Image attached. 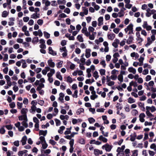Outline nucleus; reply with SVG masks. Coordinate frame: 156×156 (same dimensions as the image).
<instances>
[{
    "label": "nucleus",
    "instance_id": "nucleus-54",
    "mask_svg": "<svg viewBox=\"0 0 156 156\" xmlns=\"http://www.w3.org/2000/svg\"><path fill=\"white\" fill-rule=\"evenodd\" d=\"M23 103H20L18 102H17V106L18 108L19 109L23 107Z\"/></svg>",
    "mask_w": 156,
    "mask_h": 156
},
{
    "label": "nucleus",
    "instance_id": "nucleus-60",
    "mask_svg": "<svg viewBox=\"0 0 156 156\" xmlns=\"http://www.w3.org/2000/svg\"><path fill=\"white\" fill-rule=\"evenodd\" d=\"M111 79L113 80H116L117 79V75H112L110 76Z\"/></svg>",
    "mask_w": 156,
    "mask_h": 156
},
{
    "label": "nucleus",
    "instance_id": "nucleus-47",
    "mask_svg": "<svg viewBox=\"0 0 156 156\" xmlns=\"http://www.w3.org/2000/svg\"><path fill=\"white\" fill-rule=\"evenodd\" d=\"M8 15V12L6 11H4L2 13V16L3 17H6Z\"/></svg>",
    "mask_w": 156,
    "mask_h": 156
},
{
    "label": "nucleus",
    "instance_id": "nucleus-46",
    "mask_svg": "<svg viewBox=\"0 0 156 156\" xmlns=\"http://www.w3.org/2000/svg\"><path fill=\"white\" fill-rule=\"evenodd\" d=\"M136 39L137 41L138 42V43L139 44H141V42L144 40L141 37H136Z\"/></svg>",
    "mask_w": 156,
    "mask_h": 156
},
{
    "label": "nucleus",
    "instance_id": "nucleus-23",
    "mask_svg": "<svg viewBox=\"0 0 156 156\" xmlns=\"http://www.w3.org/2000/svg\"><path fill=\"white\" fill-rule=\"evenodd\" d=\"M42 3H44L46 6L48 7L49 6L51 2L48 0H42Z\"/></svg>",
    "mask_w": 156,
    "mask_h": 156
},
{
    "label": "nucleus",
    "instance_id": "nucleus-5",
    "mask_svg": "<svg viewBox=\"0 0 156 156\" xmlns=\"http://www.w3.org/2000/svg\"><path fill=\"white\" fill-rule=\"evenodd\" d=\"M145 115L144 113H140L139 115V120L141 122H143L145 121L144 118Z\"/></svg>",
    "mask_w": 156,
    "mask_h": 156
},
{
    "label": "nucleus",
    "instance_id": "nucleus-29",
    "mask_svg": "<svg viewBox=\"0 0 156 156\" xmlns=\"http://www.w3.org/2000/svg\"><path fill=\"white\" fill-rule=\"evenodd\" d=\"M69 118V116L67 115H61L60 116V118L61 120H63L66 119L67 120H68Z\"/></svg>",
    "mask_w": 156,
    "mask_h": 156
},
{
    "label": "nucleus",
    "instance_id": "nucleus-21",
    "mask_svg": "<svg viewBox=\"0 0 156 156\" xmlns=\"http://www.w3.org/2000/svg\"><path fill=\"white\" fill-rule=\"evenodd\" d=\"M93 76L96 80L99 78V76L97 71H95L93 73Z\"/></svg>",
    "mask_w": 156,
    "mask_h": 156
},
{
    "label": "nucleus",
    "instance_id": "nucleus-28",
    "mask_svg": "<svg viewBox=\"0 0 156 156\" xmlns=\"http://www.w3.org/2000/svg\"><path fill=\"white\" fill-rule=\"evenodd\" d=\"M107 84L109 86H111L114 85L115 82L108 79L107 81Z\"/></svg>",
    "mask_w": 156,
    "mask_h": 156
},
{
    "label": "nucleus",
    "instance_id": "nucleus-1",
    "mask_svg": "<svg viewBox=\"0 0 156 156\" xmlns=\"http://www.w3.org/2000/svg\"><path fill=\"white\" fill-rule=\"evenodd\" d=\"M65 138L68 139L70 140V141L69 142V144L70 146V148L69 149V151L70 153H72L73 152L74 149L73 147L74 144V139H72V137L71 135H67L65 136Z\"/></svg>",
    "mask_w": 156,
    "mask_h": 156
},
{
    "label": "nucleus",
    "instance_id": "nucleus-35",
    "mask_svg": "<svg viewBox=\"0 0 156 156\" xmlns=\"http://www.w3.org/2000/svg\"><path fill=\"white\" fill-rule=\"evenodd\" d=\"M21 61L22 63V67L23 68H26L27 66L26 61L23 59H22L21 60Z\"/></svg>",
    "mask_w": 156,
    "mask_h": 156
},
{
    "label": "nucleus",
    "instance_id": "nucleus-56",
    "mask_svg": "<svg viewBox=\"0 0 156 156\" xmlns=\"http://www.w3.org/2000/svg\"><path fill=\"white\" fill-rule=\"evenodd\" d=\"M66 81L69 83H72L73 81L72 78L70 76H68L66 78Z\"/></svg>",
    "mask_w": 156,
    "mask_h": 156
},
{
    "label": "nucleus",
    "instance_id": "nucleus-51",
    "mask_svg": "<svg viewBox=\"0 0 156 156\" xmlns=\"http://www.w3.org/2000/svg\"><path fill=\"white\" fill-rule=\"evenodd\" d=\"M83 10V13L85 15H87L88 13V9L85 7H82Z\"/></svg>",
    "mask_w": 156,
    "mask_h": 156
},
{
    "label": "nucleus",
    "instance_id": "nucleus-17",
    "mask_svg": "<svg viewBox=\"0 0 156 156\" xmlns=\"http://www.w3.org/2000/svg\"><path fill=\"white\" fill-rule=\"evenodd\" d=\"M48 63L49 66L51 68H54L55 66V63L52 62L51 60L49 59L48 60Z\"/></svg>",
    "mask_w": 156,
    "mask_h": 156
},
{
    "label": "nucleus",
    "instance_id": "nucleus-3",
    "mask_svg": "<svg viewBox=\"0 0 156 156\" xmlns=\"http://www.w3.org/2000/svg\"><path fill=\"white\" fill-rule=\"evenodd\" d=\"M112 148V146L109 145L108 144H106L102 147V148L103 149H105L106 151H110Z\"/></svg>",
    "mask_w": 156,
    "mask_h": 156
},
{
    "label": "nucleus",
    "instance_id": "nucleus-37",
    "mask_svg": "<svg viewBox=\"0 0 156 156\" xmlns=\"http://www.w3.org/2000/svg\"><path fill=\"white\" fill-rule=\"evenodd\" d=\"M63 63V61H60L59 62H57L56 64V66L58 68H60L62 67V64Z\"/></svg>",
    "mask_w": 156,
    "mask_h": 156
},
{
    "label": "nucleus",
    "instance_id": "nucleus-64",
    "mask_svg": "<svg viewBox=\"0 0 156 156\" xmlns=\"http://www.w3.org/2000/svg\"><path fill=\"white\" fill-rule=\"evenodd\" d=\"M151 149L154 150V151L156 150V146L154 144H152L150 147Z\"/></svg>",
    "mask_w": 156,
    "mask_h": 156
},
{
    "label": "nucleus",
    "instance_id": "nucleus-11",
    "mask_svg": "<svg viewBox=\"0 0 156 156\" xmlns=\"http://www.w3.org/2000/svg\"><path fill=\"white\" fill-rule=\"evenodd\" d=\"M107 37L108 39L111 41H112L115 38V35L113 33H110L108 34Z\"/></svg>",
    "mask_w": 156,
    "mask_h": 156
},
{
    "label": "nucleus",
    "instance_id": "nucleus-30",
    "mask_svg": "<svg viewBox=\"0 0 156 156\" xmlns=\"http://www.w3.org/2000/svg\"><path fill=\"white\" fill-rule=\"evenodd\" d=\"M131 114L134 116H136L138 114V111L137 110L135 109H133L131 111Z\"/></svg>",
    "mask_w": 156,
    "mask_h": 156
},
{
    "label": "nucleus",
    "instance_id": "nucleus-39",
    "mask_svg": "<svg viewBox=\"0 0 156 156\" xmlns=\"http://www.w3.org/2000/svg\"><path fill=\"white\" fill-rule=\"evenodd\" d=\"M99 72L101 76H103L105 75L106 70L104 69H101L99 70Z\"/></svg>",
    "mask_w": 156,
    "mask_h": 156
},
{
    "label": "nucleus",
    "instance_id": "nucleus-27",
    "mask_svg": "<svg viewBox=\"0 0 156 156\" xmlns=\"http://www.w3.org/2000/svg\"><path fill=\"white\" fill-rule=\"evenodd\" d=\"M50 72L47 74V76H52L55 73V70L53 69H51L50 70Z\"/></svg>",
    "mask_w": 156,
    "mask_h": 156
},
{
    "label": "nucleus",
    "instance_id": "nucleus-55",
    "mask_svg": "<svg viewBox=\"0 0 156 156\" xmlns=\"http://www.w3.org/2000/svg\"><path fill=\"white\" fill-rule=\"evenodd\" d=\"M27 119L26 120L23 121L22 122V125L25 128H27L28 127V124L27 123Z\"/></svg>",
    "mask_w": 156,
    "mask_h": 156
},
{
    "label": "nucleus",
    "instance_id": "nucleus-40",
    "mask_svg": "<svg viewBox=\"0 0 156 156\" xmlns=\"http://www.w3.org/2000/svg\"><path fill=\"white\" fill-rule=\"evenodd\" d=\"M65 127L63 126H62L60 127L59 129L58 130V132L59 133L62 134L63 133V130L65 129Z\"/></svg>",
    "mask_w": 156,
    "mask_h": 156
},
{
    "label": "nucleus",
    "instance_id": "nucleus-20",
    "mask_svg": "<svg viewBox=\"0 0 156 156\" xmlns=\"http://www.w3.org/2000/svg\"><path fill=\"white\" fill-rule=\"evenodd\" d=\"M18 119L20 120H27V115H22L19 116Z\"/></svg>",
    "mask_w": 156,
    "mask_h": 156
},
{
    "label": "nucleus",
    "instance_id": "nucleus-16",
    "mask_svg": "<svg viewBox=\"0 0 156 156\" xmlns=\"http://www.w3.org/2000/svg\"><path fill=\"white\" fill-rule=\"evenodd\" d=\"M128 70L129 72L131 73L134 74H135L136 73V69L133 67L129 68Z\"/></svg>",
    "mask_w": 156,
    "mask_h": 156
},
{
    "label": "nucleus",
    "instance_id": "nucleus-36",
    "mask_svg": "<svg viewBox=\"0 0 156 156\" xmlns=\"http://www.w3.org/2000/svg\"><path fill=\"white\" fill-rule=\"evenodd\" d=\"M47 131L46 130L44 131L41 130L39 131V134L40 135H42L45 136L47 134Z\"/></svg>",
    "mask_w": 156,
    "mask_h": 156
},
{
    "label": "nucleus",
    "instance_id": "nucleus-63",
    "mask_svg": "<svg viewBox=\"0 0 156 156\" xmlns=\"http://www.w3.org/2000/svg\"><path fill=\"white\" fill-rule=\"evenodd\" d=\"M88 30L89 31V32H90H90H93L95 30V29L93 27L89 26L88 27Z\"/></svg>",
    "mask_w": 156,
    "mask_h": 156
},
{
    "label": "nucleus",
    "instance_id": "nucleus-8",
    "mask_svg": "<svg viewBox=\"0 0 156 156\" xmlns=\"http://www.w3.org/2000/svg\"><path fill=\"white\" fill-rule=\"evenodd\" d=\"M98 25L100 26L103 23V17L100 16L98 19Z\"/></svg>",
    "mask_w": 156,
    "mask_h": 156
},
{
    "label": "nucleus",
    "instance_id": "nucleus-6",
    "mask_svg": "<svg viewBox=\"0 0 156 156\" xmlns=\"http://www.w3.org/2000/svg\"><path fill=\"white\" fill-rule=\"evenodd\" d=\"M81 32L87 37H88L90 34V32L87 31L86 27L83 28L81 30Z\"/></svg>",
    "mask_w": 156,
    "mask_h": 156
},
{
    "label": "nucleus",
    "instance_id": "nucleus-31",
    "mask_svg": "<svg viewBox=\"0 0 156 156\" xmlns=\"http://www.w3.org/2000/svg\"><path fill=\"white\" fill-rule=\"evenodd\" d=\"M117 78L118 80L120 82V83H121L123 81V76L121 75H119L117 76Z\"/></svg>",
    "mask_w": 156,
    "mask_h": 156
},
{
    "label": "nucleus",
    "instance_id": "nucleus-41",
    "mask_svg": "<svg viewBox=\"0 0 156 156\" xmlns=\"http://www.w3.org/2000/svg\"><path fill=\"white\" fill-rule=\"evenodd\" d=\"M135 102V100L131 97L129 98L128 99V102L130 104L134 103Z\"/></svg>",
    "mask_w": 156,
    "mask_h": 156
},
{
    "label": "nucleus",
    "instance_id": "nucleus-25",
    "mask_svg": "<svg viewBox=\"0 0 156 156\" xmlns=\"http://www.w3.org/2000/svg\"><path fill=\"white\" fill-rule=\"evenodd\" d=\"M40 15L39 14H38L37 13H34L32 14L31 16V18L34 19H36L37 18H39Z\"/></svg>",
    "mask_w": 156,
    "mask_h": 156
},
{
    "label": "nucleus",
    "instance_id": "nucleus-26",
    "mask_svg": "<svg viewBox=\"0 0 156 156\" xmlns=\"http://www.w3.org/2000/svg\"><path fill=\"white\" fill-rule=\"evenodd\" d=\"M56 76L57 78L58 79L60 80H62V77L60 74V73L59 72H57L56 73Z\"/></svg>",
    "mask_w": 156,
    "mask_h": 156
},
{
    "label": "nucleus",
    "instance_id": "nucleus-15",
    "mask_svg": "<svg viewBox=\"0 0 156 156\" xmlns=\"http://www.w3.org/2000/svg\"><path fill=\"white\" fill-rule=\"evenodd\" d=\"M144 58L141 56H140V58L138 59V60L139 62V66H142L143 65V62L144 60Z\"/></svg>",
    "mask_w": 156,
    "mask_h": 156
},
{
    "label": "nucleus",
    "instance_id": "nucleus-2",
    "mask_svg": "<svg viewBox=\"0 0 156 156\" xmlns=\"http://www.w3.org/2000/svg\"><path fill=\"white\" fill-rule=\"evenodd\" d=\"M133 24L130 23L128 25L127 27L124 29V31L126 33L128 31V34H133Z\"/></svg>",
    "mask_w": 156,
    "mask_h": 156
},
{
    "label": "nucleus",
    "instance_id": "nucleus-53",
    "mask_svg": "<svg viewBox=\"0 0 156 156\" xmlns=\"http://www.w3.org/2000/svg\"><path fill=\"white\" fill-rule=\"evenodd\" d=\"M100 64L101 65H102L103 67L105 68L106 66V64L105 60H102L100 62Z\"/></svg>",
    "mask_w": 156,
    "mask_h": 156
},
{
    "label": "nucleus",
    "instance_id": "nucleus-9",
    "mask_svg": "<svg viewBox=\"0 0 156 156\" xmlns=\"http://www.w3.org/2000/svg\"><path fill=\"white\" fill-rule=\"evenodd\" d=\"M94 153L95 155L97 156L100 154H103V152L102 151L100 150L97 149H95L94 150Z\"/></svg>",
    "mask_w": 156,
    "mask_h": 156
},
{
    "label": "nucleus",
    "instance_id": "nucleus-38",
    "mask_svg": "<svg viewBox=\"0 0 156 156\" xmlns=\"http://www.w3.org/2000/svg\"><path fill=\"white\" fill-rule=\"evenodd\" d=\"M84 110L83 108H80L78 109L76 112L77 115H79L81 113L83 112Z\"/></svg>",
    "mask_w": 156,
    "mask_h": 156
},
{
    "label": "nucleus",
    "instance_id": "nucleus-22",
    "mask_svg": "<svg viewBox=\"0 0 156 156\" xmlns=\"http://www.w3.org/2000/svg\"><path fill=\"white\" fill-rule=\"evenodd\" d=\"M98 139L102 141L104 143H106L107 141V139L106 138L102 136H100L99 138Z\"/></svg>",
    "mask_w": 156,
    "mask_h": 156
},
{
    "label": "nucleus",
    "instance_id": "nucleus-19",
    "mask_svg": "<svg viewBox=\"0 0 156 156\" xmlns=\"http://www.w3.org/2000/svg\"><path fill=\"white\" fill-rule=\"evenodd\" d=\"M27 139V137L26 136H23L21 141L22 144L23 145H25L26 144V141Z\"/></svg>",
    "mask_w": 156,
    "mask_h": 156
},
{
    "label": "nucleus",
    "instance_id": "nucleus-50",
    "mask_svg": "<svg viewBox=\"0 0 156 156\" xmlns=\"http://www.w3.org/2000/svg\"><path fill=\"white\" fill-rule=\"evenodd\" d=\"M118 13V17H121L124 16L125 12H122L120 10V11Z\"/></svg>",
    "mask_w": 156,
    "mask_h": 156
},
{
    "label": "nucleus",
    "instance_id": "nucleus-34",
    "mask_svg": "<svg viewBox=\"0 0 156 156\" xmlns=\"http://www.w3.org/2000/svg\"><path fill=\"white\" fill-rule=\"evenodd\" d=\"M64 94L63 93H60L59 94V97L58 98L59 100L61 101H62L64 100Z\"/></svg>",
    "mask_w": 156,
    "mask_h": 156
},
{
    "label": "nucleus",
    "instance_id": "nucleus-32",
    "mask_svg": "<svg viewBox=\"0 0 156 156\" xmlns=\"http://www.w3.org/2000/svg\"><path fill=\"white\" fill-rule=\"evenodd\" d=\"M27 152L26 150H24L22 151H20L18 152V155L19 156H23V155L26 153Z\"/></svg>",
    "mask_w": 156,
    "mask_h": 156
},
{
    "label": "nucleus",
    "instance_id": "nucleus-13",
    "mask_svg": "<svg viewBox=\"0 0 156 156\" xmlns=\"http://www.w3.org/2000/svg\"><path fill=\"white\" fill-rule=\"evenodd\" d=\"M133 40V37L132 36H129L126 41V43L128 44H130L132 43Z\"/></svg>",
    "mask_w": 156,
    "mask_h": 156
},
{
    "label": "nucleus",
    "instance_id": "nucleus-61",
    "mask_svg": "<svg viewBox=\"0 0 156 156\" xmlns=\"http://www.w3.org/2000/svg\"><path fill=\"white\" fill-rule=\"evenodd\" d=\"M116 107L118 110H121L122 108V107L121 106V104L118 103L116 104Z\"/></svg>",
    "mask_w": 156,
    "mask_h": 156
},
{
    "label": "nucleus",
    "instance_id": "nucleus-33",
    "mask_svg": "<svg viewBox=\"0 0 156 156\" xmlns=\"http://www.w3.org/2000/svg\"><path fill=\"white\" fill-rule=\"evenodd\" d=\"M76 38L80 42H82L83 41V39L81 35H78Z\"/></svg>",
    "mask_w": 156,
    "mask_h": 156
},
{
    "label": "nucleus",
    "instance_id": "nucleus-58",
    "mask_svg": "<svg viewBox=\"0 0 156 156\" xmlns=\"http://www.w3.org/2000/svg\"><path fill=\"white\" fill-rule=\"evenodd\" d=\"M79 64H80V65H79V66L80 69L81 70H84L85 69V67L84 66V64L82 63H80Z\"/></svg>",
    "mask_w": 156,
    "mask_h": 156
},
{
    "label": "nucleus",
    "instance_id": "nucleus-59",
    "mask_svg": "<svg viewBox=\"0 0 156 156\" xmlns=\"http://www.w3.org/2000/svg\"><path fill=\"white\" fill-rule=\"evenodd\" d=\"M41 144H42V147L44 149H45L47 147L48 145L46 141L42 143Z\"/></svg>",
    "mask_w": 156,
    "mask_h": 156
},
{
    "label": "nucleus",
    "instance_id": "nucleus-18",
    "mask_svg": "<svg viewBox=\"0 0 156 156\" xmlns=\"http://www.w3.org/2000/svg\"><path fill=\"white\" fill-rule=\"evenodd\" d=\"M77 142L81 144H85L86 143L85 139L81 137H80L78 139Z\"/></svg>",
    "mask_w": 156,
    "mask_h": 156
},
{
    "label": "nucleus",
    "instance_id": "nucleus-14",
    "mask_svg": "<svg viewBox=\"0 0 156 156\" xmlns=\"http://www.w3.org/2000/svg\"><path fill=\"white\" fill-rule=\"evenodd\" d=\"M153 41L151 39L150 37H149L147 38V43L145 44V46L147 47L150 45L152 43Z\"/></svg>",
    "mask_w": 156,
    "mask_h": 156
},
{
    "label": "nucleus",
    "instance_id": "nucleus-7",
    "mask_svg": "<svg viewBox=\"0 0 156 156\" xmlns=\"http://www.w3.org/2000/svg\"><path fill=\"white\" fill-rule=\"evenodd\" d=\"M119 43V40L118 39H116L112 43V45L115 48L118 47V44Z\"/></svg>",
    "mask_w": 156,
    "mask_h": 156
},
{
    "label": "nucleus",
    "instance_id": "nucleus-4",
    "mask_svg": "<svg viewBox=\"0 0 156 156\" xmlns=\"http://www.w3.org/2000/svg\"><path fill=\"white\" fill-rule=\"evenodd\" d=\"M146 110H147L151 112H153L156 111V108L154 106H147L146 107Z\"/></svg>",
    "mask_w": 156,
    "mask_h": 156
},
{
    "label": "nucleus",
    "instance_id": "nucleus-52",
    "mask_svg": "<svg viewBox=\"0 0 156 156\" xmlns=\"http://www.w3.org/2000/svg\"><path fill=\"white\" fill-rule=\"evenodd\" d=\"M70 29H69L68 31L69 33H72L73 32V30H75V27L72 25H70Z\"/></svg>",
    "mask_w": 156,
    "mask_h": 156
},
{
    "label": "nucleus",
    "instance_id": "nucleus-49",
    "mask_svg": "<svg viewBox=\"0 0 156 156\" xmlns=\"http://www.w3.org/2000/svg\"><path fill=\"white\" fill-rule=\"evenodd\" d=\"M78 90H75L73 94H72V96L74 98H77L78 97Z\"/></svg>",
    "mask_w": 156,
    "mask_h": 156
},
{
    "label": "nucleus",
    "instance_id": "nucleus-57",
    "mask_svg": "<svg viewBox=\"0 0 156 156\" xmlns=\"http://www.w3.org/2000/svg\"><path fill=\"white\" fill-rule=\"evenodd\" d=\"M88 120L89 123L90 124L94 122L95 121V119L92 117L88 118Z\"/></svg>",
    "mask_w": 156,
    "mask_h": 156
},
{
    "label": "nucleus",
    "instance_id": "nucleus-45",
    "mask_svg": "<svg viewBox=\"0 0 156 156\" xmlns=\"http://www.w3.org/2000/svg\"><path fill=\"white\" fill-rule=\"evenodd\" d=\"M146 114L147 116L149 117H153L154 115L151 113L150 111L147 110H146Z\"/></svg>",
    "mask_w": 156,
    "mask_h": 156
},
{
    "label": "nucleus",
    "instance_id": "nucleus-48",
    "mask_svg": "<svg viewBox=\"0 0 156 156\" xmlns=\"http://www.w3.org/2000/svg\"><path fill=\"white\" fill-rule=\"evenodd\" d=\"M28 110L25 108H23L21 110V113L23 115H26Z\"/></svg>",
    "mask_w": 156,
    "mask_h": 156
},
{
    "label": "nucleus",
    "instance_id": "nucleus-62",
    "mask_svg": "<svg viewBox=\"0 0 156 156\" xmlns=\"http://www.w3.org/2000/svg\"><path fill=\"white\" fill-rule=\"evenodd\" d=\"M57 2L58 4H65L66 2L65 0H58Z\"/></svg>",
    "mask_w": 156,
    "mask_h": 156
},
{
    "label": "nucleus",
    "instance_id": "nucleus-10",
    "mask_svg": "<svg viewBox=\"0 0 156 156\" xmlns=\"http://www.w3.org/2000/svg\"><path fill=\"white\" fill-rule=\"evenodd\" d=\"M48 53L52 55H55L56 54V52L54 51H53L51 47H49L48 48Z\"/></svg>",
    "mask_w": 156,
    "mask_h": 156
},
{
    "label": "nucleus",
    "instance_id": "nucleus-44",
    "mask_svg": "<svg viewBox=\"0 0 156 156\" xmlns=\"http://www.w3.org/2000/svg\"><path fill=\"white\" fill-rule=\"evenodd\" d=\"M130 85L131 86H133L134 87H136L137 86V83L136 82L132 81L129 83Z\"/></svg>",
    "mask_w": 156,
    "mask_h": 156
},
{
    "label": "nucleus",
    "instance_id": "nucleus-24",
    "mask_svg": "<svg viewBox=\"0 0 156 156\" xmlns=\"http://www.w3.org/2000/svg\"><path fill=\"white\" fill-rule=\"evenodd\" d=\"M130 56L132 58L135 57L136 58H137L139 57V55L137 53L133 52L131 53Z\"/></svg>",
    "mask_w": 156,
    "mask_h": 156
},
{
    "label": "nucleus",
    "instance_id": "nucleus-42",
    "mask_svg": "<svg viewBox=\"0 0 156 156\" xmlns=\"http://www.w3.org/2000/svg\"><path fill=\"white\" fill-rule=\"evenodd\" d=\"M132 156H137L138 155V151L135 150L132 151Z\"/></svg>",
    "mask_w": 156,
    "mask_h": 156
},
{
    "label": "nucleus",
    "instance_id": "nucleus-12",
    "mask_svg": "<svg viewBox=\"0 0 156 156\" xmlns=\"http://www.w3.org/2000/svg\"><path fill=\"white\" fill-rule=\"evenodd\" d=\"M91 50L90 49H87L86 50L85 56L86 58H88L90 56Z\"/></svg>",
    "mask_w": 156,
    "mask_h": 156
},
{
    "label": "nucleus",
    "instance_id": "nucleus-43",
    "mask_svg": "<svg viewBox=\"0 0 156 156\" xmlns=\"http://www.w3.org/2000/svg\"><path fill=\"white\" fill-rule=\"evenodd\" d=\"M66 37L68 38L70 40H74L75 39V38L73 36H70V34L69 35L68 34H66Z\"/></svg>",
    "mask_w": 156,
    "mask_h": 156
}]
</instances>
